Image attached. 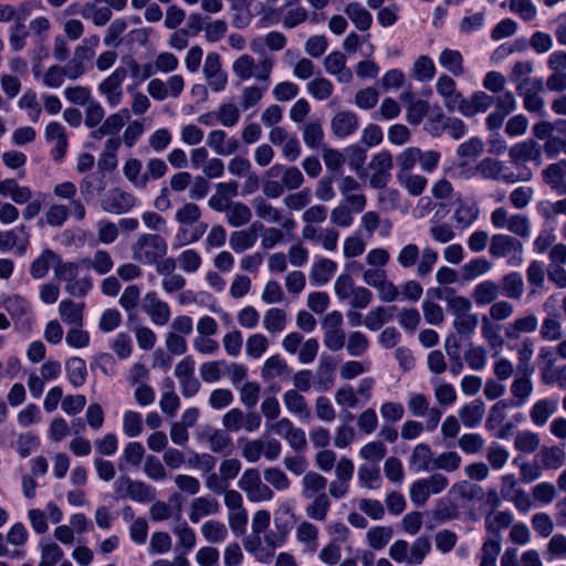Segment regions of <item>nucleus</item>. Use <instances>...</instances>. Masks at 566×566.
<instances>
[{"mask_svg":"<svg viewBox=\"0 0 566 566\" xmlns=\"http://www.w3.org/2000/svg\"><path fill=\"white\" fill-rule=\"evenodd\" d=\"M238 485L247 493L248 499L252 502L270 501L274 495L273 491L261 481L260 473L256 469L245 470Z\"/></svg>","mask_w":566,"mask_h":566,"instance_id":"0eeeda50","label":"nucleus"},{"mask_svg":"<svg viewBox=\"0 0 566 566\" xmlns=\"http://www.w3.org/2000/svg\"><path fill=\"white\" fill-rule=\"evenodd\" d=\"M263 325L269 333L283 332L286 326L285 312L277 307L268 310L263 317Z\"/></svg>","mask_w":566,"mask_h":566,"instance_id":"603ef678","label":"nucleus"},{"mask_svg":"<svg viewBox=\"0 0 566 566\" xmlns=\"http://www.w3.org/2000/svg\"><path fill=\"white\" fill-rule=\"evenodd\" d=\"M127 76V69L119 66L99 84V91L105 95L107 103L115 107L117 106L123 97L122 83Z\"/></svg>","mask_w":566,"mask_h":566,"instance_id":"9d476101","label":"nucleus"},{"mask_svg":"<svg viewBox=\"0 0 566 566\" xmlns=\"http://www.w3.org/2000/svg\"><path fill=\"white\" fill-rule=\"evenodd\" d=\"M127 496L136 502H150L154 499V491L146 483L140 481L125 480Z\"/></svg>","mask_w":566,"mask_h":566,"instance_id":"5fc2aeb1","label":"nucleus"},{"mask_svg":"<svg viewBox=\"0 0 566 566\" xmlns=\"http://www.w3.org/2000/svg\"><path fill=\"white\" fill-rule=\"evenodd\" d=\"M203 74L214 92L222 91L228 82V76L221 70L220 55L218 53H209L203 64Z\"/></svg>","mask_w":566,"mask_h":566,"instance_id":"4468645a","label":"nucleus"},{"mask_svg":"<svg viewBox=\"0 0 566 566\" xmlns=\"http://www.w3.org/2000/svg\"><path fill=\"white\" fill-rule=\"evenodd\" d=\"M392 528L389 526H376L368 531L367 539L370 547L381 549L392 537Z\"/></svg>","mask_w":566,"mask_h":566,"instance_id":"774afa93","label":"nucleus"},{"mask_svg":"<svg viewBox=\"0 0 566 566\" xmlns=\"http://www.w3.org/2000/svg\"><path fill=\"white\" fill-rule=\"evenodd\" d=\"M290 371L287 364L280 355L269 357L261 369L264 380H272Z\"/></svg>","mask_w":566,"mask_h":566,"instance_id":"49530a36","label":"nucleus"},{"mask_svg":"<svg viewBox=\"0 0 566 566\" xmlns=\"http://www.w3.org/2000/svg\"><path fill=\"white\" fill-rule=\"evenodd\" d=\"M509 156L511 163L518 165L526 161H536L541 165V146L533 139L517 143L510 148Z\"/></svg>","mask_w":566,"mask_h":566,"instance_id":"dca6fc26","label":"nucleus"},{"mask_svg":"<svg viewBox=\"0 0 566 566\" xmlns=\"http://www.w3.org/2000/svg\"><path fill=\"white\" fill-rule=\"evenodd\" d=\"M106 182L104 176L90 174L82 179L80 182V191L86 200L96 193H101L105 190Z\"/></svg>","mask_w":566,"mask_h":566,"instance_id":"6e6d98bb","label":"nucleus"},{"mask_svg":"<svg viewBox=\"0 0 566 566\" xmlns=\"http://www.w3.org/2000/svg\"><path fill=\"white\" fill-rule=\"evenodd\" d=\"M324 66L327 73L335 75L339 82L349 83L353 78L352 70L346 66V56L334 51L324 60Z\"/></svg>","mask_w":566,"mask_h":566,"instance_id":"4be33fe9","label":"nucleus"},{"mask_svg":"<svg viewBox=\"0 0 566 566\" xmlns=\"http://www.w3.org/2000/svg\"><path fill=\"white\" fill-rule=\"evenodd\" d=\"M56 261H59V255L55 252L50 249L44 250L41 255L31 263V275L36 280L44 277L50 266H55Z\"/></svg>","mask_w":566,"mask_h":566,"instance_id":"79ce46f5","label":"nucleus"},{"mask_svg":"<svg viewBox=\"0 0 566 566\" xmlns=\"http://www.w3.org/2000/svg\"><path fill=\"white\" fill-rule=\"evenodd\" d=\"M511 300H521L524 293V281L518 272H510L502 276L500 291Z\"/></svg>","mask_w":566,"mask_h":566,"instance_id":"2f4dec72","label":"nucleus"},{"mask_svg":"<svg viewBox=\"0 0 566 566\" xmlns=\"http://www.w3.org/2000/svg\"><path fill=\"white\" fill-rule=\"evenodd\" d=\"M513 522V516L510 512H496L489 514L485 517V528L494 537L500 541V531L507 528Z\"/></svg>","mask_w":566,"mask_h":566,"instance_id":"3c124183","label":"nucleus"},{"mask_svg":"<svg viewBox=\"0 0 566 566\" xmlns=\"http://www.w3.org/2000/svg\"><path fill=\"white\" fill-rule=\"evenodd\" d=\"M448 311L453 316V328L463 337H470L476 329L479 318L471 313L472 303L468 297L457 295L454 290H449L446 296Z\"/></svg>","mask_w":566,"mask_h":566,"instance_id":"f257e3e1","label":"nucleus"},{"mask_svg":"<svg viewBox=\"0 0 566 566\" xmlns=\"http://www.w3.org/2000/svg\"><path fill=\"white\" fill-rule=\"evenodd\" d=\"M397 179L412 196L421 195L427 186V179L423 176L413 175L412 172L397 174Z\"/></svg>","mask_w":566,"mask_h":566,"instance_id":"680f3d73","label":"nucleus"},{"mask_svg":"<svg viewBox=\"0 0 566 566\" xmlns=\"http://www.w3.org/2000/svg\"><path fill=\"white\" fill-rule=\"evenodd\" d=\"M201 209L193 202H187L176 211L175 219L182 226H192L198 223L201 218Z\"/></svg>","mask_w":566,"mask_h":566,"instance_id":"052dcab7","label":"nucleus"},{"mask_svg":"<svg viewBox=\"0 0 566 566\" xmlns=\"http://www.w3.org/2000/svg\"><path fill=\"white\" fill-rule=\"evenodd\" d=\"M500 285L492 280L476 284L472 291V298L476 305L493 304L500 295Z\"/></svg>","mask_w":566,"mask_h":566,"instance_id":"cd10ccee","label":"nucleus"},{"mask_svg":"<svg viewBox=\"0 0 566 566\" xmlns=\"http://www.w3.org/2000/svg\"><path fill=\"white\" fill-rule=\"evenodd\" d=\"M29 244L30 233L29 228L25 224H20L14 229L0 232V251L2 252L10 251L15 248L17 253L19 255H23L27 252Z\"/></svg>","mask_w":566,"mask_h":566,"instance_id":"1a4fd4ad","label":"nucleus"},{"mask_svg":"<svg viewBox=\"0 0 566 566\" xmlns=\"http://www.w3.org/2000/svg\"><path fill=\"white\" fill-rule=\"evenodd\" d=\"M518 354V369L523 375H532L534 373V368L531 366L530 361L534 355V343L530 338H525L517 347Z\"/></svg>","mask_w":566,"mask_h":566,"instance_id":"e2e57ef3","label":"nucleus"},{"mask_svg":"<svg viewBox=\"0 0 566 566\" xmlns=\"http://www.w3.org/2000/svg\"><path fill=\"white\" fill-rule=\"evenodd\" d=\"M65 368L69 380L74 387L84 385L87 377L86 364L84 359L80 357H72L66 361Z\"/></svg>","mask_w":566,"mask_h":566,"instance_id":"8fccbe9b","label":"nucleus"},{"mask_svg":"<svg viewBox=\"0 0 566 566\" xmlns=\"http://www.w3.org/2000/svg\"><path fill=\"white\" fill-rule=\"evenodd\" d=\"M283 402L285 408L290 412L298 415L304 419H308L311 417V410L308 408L306 399L297 390L290 389L285 391V394L283 395Z\"/></svg>","mask_w":566,"mask_h":566,"instance_id":"473e14b6","label":"nucleus"},{"mask_svg":"<svg viewBox=\"0 0 566 566\" xmlns=\"http://www.w3.org/2000/svg\"><path fill=\"white\" fill-rule=\"evenodd\" d=\"M313 497V502L306 507V514L313 520L324 521L331 507V501L326 493H319Z\"/></svg>","mask_w":566,"mask_h":566,"instance_id":"13d9d810","label":"nucleus"},{"mask_svg":"<svg viewBox=\"0 0 566 566\" xmlns=\"http://www.w3.org/2000/svg\"><path fill=\"white\" fill-rule=\"evenodd\" d=\"M475 169L485 179L504 180L510 184L530 180L532 177L530 171L523 175H516L512 171H507V168L502 161L491 157L483 158L476 165Z\"/></svg>","mask_w":566,"mask_h":566,"instance_id":"423d86ee","label":"nucleus"},{"mask_svg":"<svg viewBox=\"0 0 566 566\" xmlns=\"http://www.w3.org/2000/svg\"><path fill=\"white\" fill-rule=\"evenodd\" d=\"M209 442V448L212 452L216 453H230L232 449V440L229 434L219 429H212L205 433Z\"/></svg>","mask_w":566,"mask_h":566,"instance_id":"37998d69","label":"nucleus"},{"mask_svg":"<svg viewBox=\"0 0 566 566\" xmlns=\"http://www.w3.org/2000/svg\"><path fill=\"white\" fill-rule=\"evenodd\" d=\"M269 174L273 177L282 174L281 181L289 190L300 188L304 181L302 171L295 166L284 167L282 165H274L270 168Z\"/></svg>","mask_w":566,"mask_h":566,"instance_id":"c85d7f7f","label":"nucleus"},{"mask_svg":"<svg viewBox=\"0 0 566 566\" xmlns=\"http://www.w3.org/2000/svg\"><path fill=\"white\" fill-rule=\"evenodd\" d=\"M201 534L210 544L222 543L228 536V528L224 523L209 520L201 526Z\"/></svg>","mask_w":566,"mask_h":566,"instance_id":"c03bdc74","label":"nucleus"},{"mask_svg":"<svg viewBox=\"0 0 566 566\" xmlns=\"http://www.w3.org/2000/svg\"><path fill=\"white\" fill-rule=\"evenodd\" d=\"M136 203V198L119 188H115L102 201V207L106 212L122 214L129 211Z\"/></svg>","mask_w":566,"mask_h":566,"instance_id":"f8f14e48","label":"nucleus"},{"mask_svg":"<svg viewBox=\"0 0 566 566\" xmlns=\"http://www.w3.org/2000/svg\"><path fill=\"white\" fill-rule=\"evenodd\" d=\"M227 367L226 360L207 361L200 366V376L206 382H216L223 375Z\"/></svg>","mask_w":566,"mask_h":566,"instance_id":"338daca9","label":"nucleus"},{"mask_svg":"<svg viewBox=\"0 0 566 566\" xmlns=\"http://www.w3.org/2000/svg\"><path fill=\"white\" fill-rule=\"evenodd\" d=\"M544 181L559 195H566V159L548 165L542 172Z\"/></svg>","mask_w":566,"mask_h":566,"instance_id":"412c9836","label":"nucleus"},{"mask_svg":"<svg viewBox=\"0 0 566 566\" xmlns=\"http://www.w3.org/2000/svg\"><path fill=\"white\" fill-rule=\"evenodd\" d=\"M556 409L557 402L555 400H538L531 410V419L534 424L544 426Z\"/></svg>","mask_w":566,"mask_h":566,"instance_id":"de8ad7c7","label":"nucleus"},{"mask_svg":"<svg viewBox=\"0 0 566 566\" xmlns=\"http://www.w3.org/2000/svg\"><path fill=\"white\" fill-rule=\"evenodd\" d=\"M439 63L454 76L463 74V59L459 51L444 49L439 55Z\"/></svg>","mask_w":566,"mask_h":566,"instance_id":"a18cd8bd","label":"nucleus"},{"mask_svg":"<svg viewBox=\"0 0 566 566\" xmlns=\"http://www.w3.org/2000/svg\"><path fill=\"white\" fill-rule=\"evenodd\" d=\"M142 161L137 158H129L123 166V174L134 187L145 189L147 187V176L142 174Z\"/></svg>","mask_w":566,"mask_h":566,"instance_id":"ea45409f","label":"nucleus"},{"mask_svg":"<svg viewBox=\"0 0 566 566\" xmlns=\"http://www.w3.org/2000/svg\"><path fill=\"white\" fill-rule=\"evenodd\" d=\"M526 279L531 286L530 296H535L544 287L545 283V269L542 262L537 260L531 261L526 269Z\"/></svg>","mask_w":566,"mask_h":566,"instance_id":"e433bc0d","label":"nucleus"},{"mask_svg":"<svg viewBox=\"0 0 566 566\" xmlns=\"http://www.w3.org/2000/svg\"><path fill=\"white\" fill-rule=\"evenodd\" d=\"M175 376L177 377L181 395L185 398L193 397L201 388V384L195 376V360L191 356H186L175 367Z\"/></svg>","mask_w":566,"mask_h":566,"instance_id":"6e6552de","label":"nucleus"},{"mask_svg":"<svg viewBox=\"0 0 566 566\" xmlns=\"http://www.w3.org/2000/svg\"><path fill=\"white\" fill-rule=\"evenodd\" d=\"M336 269H337V265L333 260H329V259L319 260L312 268V271L310 274L311 282L316 285L326 284L333 276Z\"/></svg>","mask_w":566,"mask_h":566,"instance_id":"58836bf2","label":"nucleus"},{"mask_svg":"<svg viewBox=\"0 0 566 566\" xmlns=\"http://www.w3.org/2000/svg\"><path fill=\"white\" fill-rule=\"evenodd\" d=\"M93 55V50L87 45L77 46L73 53V57L63 66L66 77L70 80L81 77L86 72L85 63L88 62Z\"/></svg>","mask_w":566,"mask_h":566,"instance_id":"6ab92c4d","label":"nucleus"},{"mask_svg":"<svg viewBox=\"0 0 566 566\" xmlns=\"http://www.w3.org/2000/svg\"><path fill=\"white\" fill-rule=\"evenodd\" d=\"M541 336L546 340H558L563 336L559 314L554 312L543 319Z\"/></svg>","mask_w":566,"mask_h":566,"instance_id":"864d4df0","label":"nucleus"},{"mask_svg":"<svg viewBox=\"0 0 566 566\" xmlns=\"http://www.w3.org/2000/svg\"><path fill=\"white\" fill-rule=\"evenodd\" d=\"M399 99L405 104L406 119L411 125H419L429 113V103L418 98L411 91L401 93Z\"/></svg>","mask_w":566,"mask_h":566,"instance_id":"9b49d317","label":"nucleus"},{"mask_svg":"<svg viewBox=\"0 0 566 566\" xmlns=\"http://www.w3.org/2000/svg\"><path fill=\"white\" fill-rule=\"evenodd\" d=\"M335 367L331 357H323L321 359L313 381L318 391H327L334 386Z\"/></svg>","mask_w":566,"mask_h":566,"instance_id":"bb28decb","label":"nucleus"},{"mask_svg":"<svg viewBox=\"0 0 566 566\" xmlns=\"http://www.w3.org/2000/svg\"><path fill=\"white\" fill-rule=\"evenodd\" d=\"M489 252L493 258H507L512 266H520L523 262V243L515 237L497 233L490 240Z\"/></svg>","mask_w":566,"mask_h":566,"instance_id":"7ed1b4c3","label":"nucleus"},{"mask_svg":"<svg viewBox=\"0 0 566 566\" xmlns=\"http://www.w3.org/2000/svg\"><path fill=\"white\" fill-rule=\"evenodd\" d=\"M538 321L534 314L520 317L506 328L505 336L510 339H517L521 333H532L537 328Z\"/></svg>","mask_w":566,"mask_h":566,"instance_id":"09e8293b","label":"nucleus"},{"mask_svg":"<svg viewBox=\"0 0 566 566\" xmlns=\"http://www.w3.org/2000/svg\"><path fill=\"white\" fill-rule=\"evenodd\" d=\"M360 189V185L352 176L343 178L340 184V192L345 197L355 211H361L366 206V197L363 193H356Z\"/></svg>","mask_w":566,"mask_h":566,"instance_id":"b1692460","label":"nucleus"},{"mask_svg":"<svg viewBox=\"0 0 566 566\" xmlns=\"http://www.w3.org/2000/svg\"><path fill=\"white\" fill-rule=\"evenodd\" d=\"M84 303H74L72 300H64L59 305L61 319L76 327L83 326Z\"/></svg>","mask_w":566,"mask_h":566,"instance_id":"7c9ffc66","label":"nucleus"},{"mask_svg":"<svg viewBox=\"0 0 566 566\" xmlns=\"http://www.w3.org/2000/svg\"><path fill=\"white\" fill-rule=\"evenodd\" d=\"M432 450L426 443H420L412 450L409 463L417 471L433 470Z\"/></svg>","mask_w":566,"mask_h":566,"instance_id":"72a5a7b5","label":"nucleus"},{"mask_svg":"<svg viewBox=\"0 0 566 566\" xmlns=\"http://www.w3.org/2000/svg\"><path fill=\"white\" fill-rule=\"evenodd\" d=\"M492 268L490 261L484 258L474 259L462 266V276L465 281L474 280L488 273Z\"/></svg>","mask_w":566,"mask_h":566,"instance_id":"69168bd1","label":"nucleus"},{"mask_svg":"<svg viewBox=\"0 0 566 566\" xmlns=\"http://www.w3.org/2000/svg\"><path fill=\"white\" fill-rule=\"evenodd\" d=\"M143 310L150 316L156 325H166L170 318L168 304L158 298L156 292H148L143 302Z\"/></svg>","mask_w":566,"mask_h":566,"instance_id":"2eb2a0df","label":"nucleus"},{"mask_svg":"<svg viewBox=\"0 0 566 566\" xmlns=\"http://www.w3.org/2000/svg\"><path fill=\"white\" fill-rule=\"evenodd\" d=\"M485 413V405L481 399H475L468 405H464L459 410V418L464 427L475 428L478 427Z\"/></svg>","mask_w":566,"mask_h":566,"instance_id":"a878e982","label":"nucleus"},{"mask_svg":"<svg viewBox=\"0 0 566 566\" xmlns=\"http://www.w3.org/2000/svg\"><path fill=\"white\" fill-rule=\"evenodd\" d=\"M227 221L230 226L239 228L248 224L252 219L251 209L243 202L232 201L227 213Z\"/></svg>","mask_w":566,"mask_h":566,"instance_id":"4c0bfd02","label":"nucleus"},{"mask_svg":"<svg viewBox=\"0 0 566 566\" xmlns=\"http://www.w3.org/2000/svg\"><path fill=\"white\" fill-rule=\"evenodd\" d=\"M256 223L252 224L248 230L234 231L230 234L229 245L235 253H243L252 248L258 239Z\"/></svg>","mask_w":566,"mask_h":566,"instance_id":"c756f323","label":"nucleus"},{"mask_svg":"<svg viewBox=\"0 0 566 566\" xmlns=\"http://www.w3.org/2000/svg\"><path fill=\"white\" fill-rule=\"evenodd\" d=\"M357 128L358 117L353 112H339L332 119V130L337 137H347L352 135Z\"/></svg>","mask_w":566,"mask_h":566,"instance_id":"5701e85b","label":"nucleus"},{"mask_svg":"<svg viewBox=\"0 0 566 566\" xmlns=\"http://www.w3.org/2000/svg\"><path fill=\"white\" fill-rule=\"evenodd\" d=\"M532 72L533 63L531 61H520L515 63L510 77L511 81L516 84V91L527 88V86L543 88L542 80L530 77Z\"/></svg>","mask_w":566,"mask_h":566,"instance_id":"aec40b11","label":"nucleus"},{"mask_svg":"<svg viewBox=\"0 0 566 566\" xmlns=\"http://www.w3.org/2000/svg\"><path fill=\"white\" fill-rule=\"evenodd\" d=\"M495 103V96L489 95L483 91L475 92L470 98H463L459 106V112L467 117H472L478 113H485Z\"/></svg>","mask_w":566,"mask_h":566,"instance_id":"f3484780","label":"nucleus"},{"mask_svg":"<svg viewBox=\"0 0 566 566\" xmlns=\"http://www.w3.org/2000/svg\"><path fill=\"white\" fill-rule=\"evenodd\" d=\"M220 505L216 499L211 497H196L190 503L189 520L192 523H198L202 517L217 514Z\"/></svg>","mask_w":566,"mask_h":566,"instance_id":"393cba45","label":"nucleus"},{"mask_svg":"<svg viewBox=\"0 0 566 566\" xmlns=\"http://www.w3.org/2000/svg\"><path fill=\"white\" fill-rule=\"evenodd\" d=\"M130 113L127 108H122L118 113L112 114L94 130L91 132V138L99 140L105 136L117 135L124 125L129 120Z\"/></svg>","mask_w":566,"mask_h":566,"instance_id":"ddd939ff","label":"nucleus"},{"mask_svg":"<svg viewBox=\"0 0 566 566\" xmlns=\"http://www.w3.org/2000/svg\"><path fill=\"white\" fill-rule=\"evenodd\" d=\"M303 140L310 148H319L323 145L324 132L318 122H310L303 126Z\"/></svg>","mask_w":566,"mask_h":566,"instance_id":"0e129e2a","label":"nucleus"},{"mask_svg":"<svg viewBox=\"0 0 566 566\" xmlns=\"http://www.w3.org/2000/svg\"><path fill=\"white\" fill-rule=\"evenodd\" d=\"M545 469H558L563 465L565 453L559 447H543L539 454Z\"/></svg>","mask_w":566,"mask_h":566,"instance_id":"4d7b16f0","label":"nucleus"},{"mask_svg":"<svg viewBox=\"0 0 566 566\" xmlns=\"http://www.w3.org/2000/svg\"><path fill=\"white\" fill-rule=\"evenodd\" d=\"M344 12L359 31H367L371 27L373 17L360 3H348L345 7Z\"/></svg>","mask_w":566,"mask_h":566,"instance_id":"c9c22d12","label":"nucleus"},{"mask_svg":"<svg viewBox=\"0 0 566 566\" xmlns=\"http://www.w3.org/2000/svg\"><path fill=\"white\" fill-rule=\"evenodd\" d=\"M303 491L302 494L306 499L316 496L319 493H325L324 490L327 485V480L317 472H307L302 479Z\"/></svg>","mask_w":566,"mask_h":566,"instance_id":"a19ab883","label":"nucleus"},{"mask_svg":"<svg viewBox=\"0 0 566 566\" xmlns=\"http://www.w3.org/2000/svg\"><path fill=\"white\" fill-rule=\"evenodd\" d=\"M41 562L38 566H55L64 556L62 548L56 543L40 542ZM60 566H73L71 562L64 560Z\"/></svg>","mask_w":566,"mask_h":566,"instance_id":"f704fd0d","label":"nucleus"},{"mask_svg":"<svg viewBox=\"0 0 566 566\" xmlns=\"http://www.w3.org/2000/svg\"><path fill=\"white\" fill-rule=\"evenodd\" d=\"M491 223L496 229L506 228L511 233L527 238L530 235V220L524 214H509V211L503 208H496L491 213Z\"/></svg>","mask_w":566,"mask_h":566,"instance_id":"39448f33","label":"nucleus"},{"mask_svg":"<svg viewBox=\"0 0 566 566\" xmlns=\"http://www.w3.org/2000/svg\"><path fill=\"white\" fill-rule=\"evenodd\" d=\"M436 88L439 95L443 98L447 109H459L461 101L463 99L460 92L457 91V84L449 75H441L437 80Z\"/></svg>","mask_w":566,"mask_h":566,"instance_id":"a211bd4d","label":"nucleus"},{"mask_svg":"<svg viewBox=\"0 0 566 566\" xmlns=\"http://www.w3.org/2000/svg\"><path fill=\"white\" fill-rule=\"evenodd\" d=\"M532 375H523L515 378L511 386L512 395L517 399L515 406H522L533 391V384L531 381Z\"/></svg>","mask_w":566,"mask_h":566,"instance_id":"bf43d9fd","label":"nucleus"},{"mask_svg":"<svg viewBox=\"0 0 566 566\" xmlns=\"http://www.w3.org/2000/svg\"><path fill=\"white\" fill-rule=\"evenodd\" d=\"M273 69V60L269 56L262 59L259 63L253 56L243 54L239 56L232 65L234 74L242 81L254 77L258 81H269Z\"/></svg>","mask_w":566,"mask_h":566,"instance_id":"20e7f679","label":"nucleus"},{"mask_svg":"<svg viewBox=\"0 0 566 566\" xmlns=\"http://www.w3.org/2000/svg\"><path fill=\"white\" fill-rule=\"evenodd\" d=\"M130 250L135 261L153 265L167 254L168 242L158 233H143L132 244Z\"/></svg>","mask_w":566,"mask_h":566,"instance_id":"f03ea898","label":"nucleus"}]
</instances>
